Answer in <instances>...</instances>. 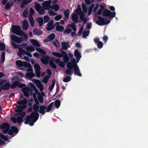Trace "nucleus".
Wrapping results in <instances>:
<instances>
[{"instance_id":"nucleus-23","label":"nucleus","mask_w":148,"mask_h":148,"mask_svg":"<svg viewBox=\"0 0 148 148\" xmlns=\"http://www.w3.org/2000/svg\"><path fill=\"white\" fill-rule=\"evenodd\" d=\"M75 11L78 15L82 14L84 13L82 10L81 7L79 5H77V8L75 10Z\"/></svg>"},{"instance_id":"nucleus-29","label":"nucleus","mask_w":148,"mask_h":148,"mask_svg":"<svg viewBox=\"0 0 148 148\" xmlns=\"http://www.w3.org/2000/svg\"><path fill=\"white\" fill-rule=\"evenodd\" d=\"M37 21L39 23V25L40 26L43 24V19L42 18L40 17H38L37 19Z\"/></svg>"},{"instance_id":"nucleus-27","label":"nucleus","mask_w":148,"mask_h":148,"mask_svg":"<svg viewBox=\"0 0 148 148\" xmlns=\"http://www.w3.org/2000/svg\"><path fill=\"white\" fill-rule=\"evenodd\" d=\"M72 20L75 23H77L78 22V17L76 14L74 13L72 16Z\"/></svg>"},{"instance_id":"nucleus-58","label":"nucleus","mask_w":148,"mask_h":148,"mask_svg":"<svg viewBox=\"0 0 148 148\" xmlns=\"http://www.w3.org/2000/svg\"><path fill=\"white\" fill-rule=\"evenodd\" d=\"M5 53L4 52H3L1 55V61L2 62H4L5 60Z\"/></svg>"},{"instance_id":"nucleus-59","label":"nucleus","mask_w":148,"mask_h":148,"mask_svg":"<svg viewBox=\"0 0 148 148\" xmlns=\"http://www.w3.org/2000/svg\"><path fill=\"white\" fill-rule=\"evenodd\" d=\"M53 61H54L56 63H58L60 62V59H56L55 58H53L52 60Z\"/></svg>"},{"instance_id":"nucleus-41","label":"nucleus","mask_w":148,"mask_h":148,"mask_svg":"<svg viewBox=\"0 0 148 148\" xmlns=\"http://www.w3.org/2000/svg\"><path fill=\"white\" fill-rule=\"evenodd\" d=\"M38 101L40 103H43V99L41 95L40 92L38 94Z\"/></svg>"},{"instance_id":"nucleus-56","label":"nucleus","mask_w":148,"mask_h":148,"mask_svg":"<svg viewBox=\"0 0 148 148\" xmlns=\"http://www.w3.org/2000/svg\"><path fill=\"white\" fill-rule=\"evenodd\" d=\"M49 14L51 16H55L57 14V13H55L54 11L51 10L49 11Z\"/></svg>"},{"instance_id":"nucleus-24","label":"nucleus","mask_w":148,"mask_h":148,"mask_svg":"<svg viewBox=\"0 0 148 148\" xmlns=\"http://www.w3.org/2000/svg\"><path fill=\"white\" fill-rule=\"evenodd\" d=\"M29 40L30 42L35 47H39L40 46V45L36 40L34 39H30Z\"/></svg>"},{"instance_id":"nucleus-1","label":"nucleus","mask_w":148,"mask_h":148,"mask_svg":"<svg viewBox=\"0 0 148 148\" xmlns=\"http://www.w3.org/2000/svg\"><path fill=\"white\" fill-rule=\"evenodd\" d=\"M39 107L37 104H34L32 108L34 112H32L30 115H27L24 121L25 124H29L30 126L34 125V123L38 119L39 115L38 113Z\"/></svg>"},{"instance_id":"nucleus-43","label":"nucleus","mask_w":148,"mask_h":148,"mask_svg":"<svg viewBox=\"0 0 148 148\" xmlns=\"http://www.w3.org/2000/svg\"><path fill=\"white\" fill-rule=\"evenodd\" d=\"M51 8L54 9L55 11H57L59 9V6L58 5L55 4L53 5Z\"/></svg>"},{"instance_id":"nucleus-22","label":"nucleus","mask_w":148,"mask_h":148,"mask_svg":"<svg viewBox=\"0 0 148 148\" xmlns=\"http://www.w3.org/2000/svg\"><path fill=\"white\" fill-rule=\"evenodd\" d=\"M70 11L69 9H67L64 10V14L65 17L64 18V20L66 21L68 19L69 16Z\"/></svg>"},{"instance_id":"nucleus-47","label":"nucleus","mask_w":148,"mask_h":148,"mask_svg":"<svg viewBox=\"0 0 148 148\" xmlns=\"http://www.w3.org/2000/svg\"><path fill=\"white\" fill-rule=\"evenodd\" d=\"M13 5V4H11L9 2H8L5 5V9L6 10L9 9Z\"/></svg>"},{"instance_id":"nucleus-17","label":"nucleus","mask_w":148,"mask_h":148,"mask_svg":"<svg viewBox=\"0 0 148 148\" xmlns=\"http://www.w3.org/2000/svg\"><path fill=\"white\" fill-rule=\"evenodd\" d=\"M31 2L30 0L27 1L22 0L20 5V7L21 8H24L26 5H28Z\"/></svg>"},{"instance_id":"nucleus-39","label":"nucleus","mask_w":148,"mask_h":148,"mask_svg":"<svg viewBox=\"0 0 148 148\" xmlns=\"http://www.w3.org/2000/svg\"><path fill=\"white\" fill-rule=\"evenodd\" d=\"M53 103H54L53 102H52L48 106L46 109V112H49L50 111V110H51L53 104Z\"/></svg>"},{"instance_id":"nucleus-33","label":"nucleus","mask_w":148,"mask_h":148,"mask_svg":"<svg viewBox=\"0 0 148 148\" xmlns=\"http://www.w3.org/2000/svg\"><path fill=\"white\" fill-rule=\"evenodd\" d=\"M52 54L54 56L58 58H61L62 57V54L57 52H53L52 53Z\"/></svg>"},{"instance_id":"nucleus-31","label":"nucleus","mask_w":148,"mask_h":148,"mask_svg":"<svg viewBox=\"0 0 148 148\" xmlns=\"http://www.w3.org/2000/svg\"><path fill=\"white\" fill-rule=\"evenodd\" d=\"M33 33L34 35H40L42 34L41 31L37 29H34L33 31Z\"/></svg>"},{"instance_id":"nucleus-57","label":"nucleus","mask_w":148,"mask_h":148,"mask_svg":"<svg viewBox=\"0 0 148 148\" xmlns=\"http://www.w3.org/2000/svg\"><path fill=\"white\" fill-rule=\"evenodd\" d=\"M71 62L72 64H73L75 66V67H76L77 66H78L77 64V61L75 58H72L71 60V61L70 62Z\"/></svg>"},{"instance_id":"nucleus-11","label":"nucleus","mask_w":148,"mask_h":148,"mask_svg":"<svg viewBox=\"0 0 148 148\" xmlns=\"http://www.w3.org/2000/svg\"><path fill=\"white\" fill-rule=\"evenodd\" d=\"M55 35L54 34L52 33L49 34L44 40L45 42H48L49 41L52 40L55 37Z\"/></svg>"},{"instance_id":"nucleus-30","label":"nucleus","mask_w":148,"mask_h":148,"mask_svg":"<svg viewBox=\"0 0 148 148\" xmlns=\"http://www.w3.org/2000/svg\"><path fill=\"white\" fill-rule=\"evenodd\" d=\"M84 14L83 13L80 16V18L81 20L83 21V23L85 24L87 22V19L84 16Z\"/></svg>"},{"instance_id":"nucleus-12","label":"nucleus","mask_w":148,"mask_h":148,"mask_svg":"<svg viewBox=\"0 0 148 148\" xmlns=\"http://www.w3.org/2000/svg\"><path fill=\"white\" fill-rule=\"evenodd\" d=\"M74 73L75 75H77L79 77H81L82 76V74L80 72V70L78 66L74 67Z\"/></svg>"},{"instance_id":"nucleus-13","label":"nucleus","mask_w":148,"mask_h":148,"mask_svg":"<svg viewBox=\"0 0 148 148\" xmlns=\"http://www.w3.org/2000/svg\"><path fill=\"white\" fill-rule=\"evenodd\" d=\"M99 38H96L94 39L95 43L97 44L98 48L100 49L103 47V43L102 42L99 41Z\"/></svg>"},{"instance_id":"nucleus-48","label":"nucleus","mask_w":148,"mask_h":148,"mask_svg":"<svg viewBox=\"0 0 148 148\" xmlns=\"http://www.w3.org/2000/svg\"><path fill=\"white\" fill-rule=\"evenodd\" d=\"M52 42L54 45L56 47H58L59 46L60 44L58 40H53Z\"/></svg>"},{"instance_id":"nucleus-35","label":"nucleus","mask_w":148,"mask_h":148,"mask_svg":"<svg viewBox=\"0 0 148 148\" xmlns=\"http://www.w3.org/2000/svg\"><path fill=\"white\" fill-rule=\"evenodd\" d=\"M60 105V100H57L54 102V106L57 108H58Z\"/></svg>"},{"instance_id":"nucleus-2","label":"nucleus","mask_w":148,"mask_h":148,"mask_svg":"<svg viewBox=\"0 0 148 148\" xmlns=\"http://www.w3.org/2000/svg\"><path fill=\"white\" fill-rule=\"evenodd\" d=\"M12 32L13 33L18 36H23L25 39H27L28 38V35L21 30V28L19 26L14 25L12 27Z\"/></svg>"},{"instance_id":"nucleus-19","label":"nucleus","mask_w":148,"mask_h":148,"mask_svg":"<svg viewBox=\"0 0 148 148\" xmlns=\"http://www.w3.org/2000/svg\"><path fill=\"white\" fill-rule=\"evenodd\" d=\"M39 110V112L42 114L44 115L45 113V110L46 109V107L44 105H41L40 106Z\"/></svg>"},{"instance_id":"nucleus-28","label":"nucleus","mask_w":148,"mask_h":148,"mask_svg":"<svg viewBox=\"0 0 148 148\" xmlns=\"http://www.w3.org/2000/svg\"><path fill=\"white\" fill-rule=\"evenodd\" d=\"M19 83L18 80H15L12 83L11 86L10 85L11 88L12 89L15 88L19 84Z\"/></svg>"},{"instance_id":"nucleus-7","label":"nucleus","mask_w":148,"mask_h":148,"mask_svg":"<svg viewBox=\"0 0 148 148\" xmlns=\"http://www.w3.org/2000/svg\"><path fill=\"white\" fill-rule=\"evenodd\" d=\"M74 55L76 58L77 62L78 63L79 60L82 57L81 53L77 49H75L74 51Z\"/></svg>"},{"instance_id":"nucleus-38","label":"nucleus","mask_w":148,"mask_h":148,"mask_svg":"<svg viewBox=\"0 0 148 148\" xmlns=\"http://www.w3.org/2000/svg\"><path fill=\"white\" fill-rule=\"evenodd\" d=\"M49 64L50 66L54 69H55L57 68V66L56 64L53 62L52 60H50L49 62Z\"/></svg>"},{"instance_id":"nucleus-4","label":"nucleus","mask_w":148,"mask_h":148,"mask_svg":"<svg viewBox=\"0 0 148 148\" xmlns=\"http://www.w3.org/2000/svg\"><path fill=\"white\" fill-rule=\"evenodd\" d=\"M97 18L98 20L96 21V23L100 26L107 25L110 22V21L108 20L105 21L104 18L100 16H98Z\"/></svg>"},{"instance_id":"nucleus-40","label":"nucleus","mask_w":148,"mask_h":148,"mask_svg":"<svg viewBox=\"0 0 148 148\" xmlns=\"http://www.w3.org/2000/svg\"><path fill=\"white\" fill-rule=\"evenodd\" d=\"M90 33V31L88 30L86 31H84L83 33V37L86 38V36H88Z\"/></svg>"},{"instance_id":"nucleus-32","label":"nucleus","mask_w":148,"mask_h":148,"mask_svg":"<svg viewBox=\"0 0 148 148\" xmlns=\"http://www.w3.org/2000/svg\"><path fill=\"white\" fill-rule=\"evenodd\" d=\"M67 67L69 69H72L73 68L74 69L75 66L71 62H68L67 64Z\"/></svg>"},{"instance_id":"nucleus-52","label":"nucleus","mask_w":148,"mask_h":148,"mask_svg":"<svg viewBox=\"0 0 148 148\" xmlns=\"http://www.w3.org/2000/svg\"><path fill=\"white\" fill-rule=\"evenodd\" d=\"M71 79V77L68 76L63 79V81L64 82H68L70 81Z\"/></svg>"},{"instance_id":"nucleus-25","label":"nucleus","mask_w":148,"mask_h":148,"mask_svg":"<svg viewBox=\"0 0 148 148\" xmlns=\"http://www.w3.org/2000/svg\"><path fill=\"white\" fill-rule=\"evenodd\" d=\"M27 101L26 99L24 98L23 100L18 101L17 103L18 105H25L27 103Z\"/></svg>"},{"instance_id":"nucleus-14","label":"nucleus","mask_w":148,"mask_h":148,"mask_svg":"<svg viewBox=\"0 0 148 148\" xmlns=\"http://www.w3.org/2000/svg\"><path fill=\"white\" fill-rule=\"evenodd\" d=\"M61 45H62V49L64 50H66L68 48L70 47L69 42H61Z\"/></svg>"},{"instance_id":"nucleus-5","label":"nucleus","mask_w":148,"mask_h":148,"mask_svg":"<svg viewBox=\"0 0 148 148\" xmlns=\"http://www.w3.org/2000/svg\"><path fill=\"white\" fill-rule=\"evenodd\" d=\"M10 127V125L7 123H4L0 125V128L3 130L2 132L4 134H6L8 132Z\"/></svg>"},{"instance_id":"nucleus-50","label":"nucleus","mask_w":148,"mask_h":148,"mask_svg":"<svg viewBox=\"0 0 148 148\" xmlns=\"http://www.w3.org/2000/svg\"><path fill=\"white\" fill-rule=\"evenodd\" d=\"M45 9L42 7V8H41L39 11H38L39 14L40 15L44 14L45 12Z\"/></svg>"},{"instance_id":"nucleus-20","label":"nucleus","mask_w":148,"mask_h":148,"mask_svg":"<svg viewBox=\"0 0 148 148\" xmlns=\"http://www.w3.org/2000/svg\"><path fill=\"white\" fill-rule=\"evenodd\" d=\"M1 86L3 90H7L10 87V84L9 82H7Z\"/></svg>"},{"instance_id":"nucleus-46","label":"nucleus","mask_w":148,"mask_h":148,"mask_svg":"<svg viewBox=\"0 0 148 148\" xmlns=\"http://www.w3.org/2000/svg\"><path fill=\"white\" fill-rule=\"evenodd\" d=\"M23 66L28 68V67H31V65L30 64H28L26 62H23Z\"/></svg>"},{"instance_id":"nucleus-26","label":"nucleus","mask_w":148,"mask_h":148,"mask_svg":"<svg viewBox=\"0 0 148 148\" xmlns=\"http://www.w3.org/2000/svg\"><path fill=\"white\" fill-rule=\"evenodd\" d=\"M19 52L18 53V55L20 57H21V56L24 55L25 54L26 51L24 50L21 47L19 48Z\"/></svg>"},{"instance_id":"nucleus-10","label":"nucleus","mask_w":148,"mask_h":148,"mask_svg":"<svg viewBox=\"0 0 148 148\" xmlns=\"http://www.w3.org/2000/svg\"><path fill=\"white\" fill-rule=\"evenodd\" d=\"M11 40L17 43H20L21 42V41H20V38L15 35L13 34L11 36Z\"/></svg>"},{"instance_id":"nucleus-42","label":"nucleus","mask_w":148,"mask_h":148,"mask_svg":"<svg viewBox=\"0 0 148 148\" xmlns=\"http://www.w3.org/2000/svg\"><path fill=\"white\" fill-rule=\"evenodd\" d=\"M0 137L1 138L3 139L5 141H7L8 140V137L7 136H5L2 133H0Z\"/></svg>"},{"instance_id":"nucleus-49","label":"nucleus","mask_w":148,"mask_h":148,"mask_svg":"<svg viewBox=\"0 0 148 148\" xmlns=\"http://www.w3.org/2000/svg\"><path fill=\"white\" fill-rule=\"evenodd\" d=\"M35 8L37 11L38 12L41 9V7L40 4L39 3H38L35 5Z\"/></svg>"},{"instance_id":"nucleus-9","label":"nucleus","mask_w":148,"mask_h":148,"mask_svg":"<svg viewBox=\"0 0 148 148\" xmlns=\"http://www.w3.org/2000/svg\"><path fill=\"white\" fill-rule=\"evenodd\" d=\"M43 58L40 59L41 62L45 64H48L49 59V56L45 55H42Z\"/></svg>"},{"instance_id":"nucleus-51","label":"nucleus","mask_w":148,"mask_h":148,"mask_svg":"<svg viewBox=\"0 0 148 148\" xmlns=\"http://www.w3.org/2000/svg\"><path fill=\"white\" fill-rule=\"evenodd\" d=\"M49 78V76L47 75H45L43 79V82L45 84H47Z\"/></svg>"},{"instance_id":"nucleus-18","label":"nucleus","mask_w":148,"mask_h":148,"mask_svg":"<svg viewBox=\"0 0 148 148\" xmlns=\"http://www.w3.org/2000/svg\"><path fill=\"white\" fill-rule=\"evenodd\" d=\"M56 24L57 25L56 28V30L57 31L61 32L63 31L64 29V27L60 25L59 23L58 22H56Z\"/></svg>"},{"instance_id":"nucleus-62","label":"nucleus","mask_w":148,"mask_h":148,"mask_svg":"<svg viewBox=\"0 0 148 148\" xmlns=\"http://www.w3.org/2000/svg\"><path fill=\"white\" fill-rule=\"evenodd\" d=\"M48 27L46 28L47 31H50L53 29L54 28V26L47 25Z\"/></svg>"},{"instance_id":"nucleus-45","label":"nucleus","mask_w":148,"mask_h":148,"mask_svg":"<svg viewBox=\"0 0 148 148\" xmlns=\"http://www.w3.org/2000/svg\"><path fill=\"white\" fill-rule=\"evenodd\" d=\"M5 44L2 42H0V49L2 51H4L5 50Z\"/></svg>"},{"instance_id":"nucleus-8","label":"nucleus","mask_w":148,"mask_h":148,"mask_svg":"<svg viewBox=\"0 0 148 148\" xmlns=\"http://www.w3.org/2000/svg\"><path fill=\"white\" fill-rule=\"evenodd\" d=\"M18 132V130L17 127L15 126H12L11 127V129L9 130L8 134L10 135H13V133L17 134Z\"/></svg>"},{"instance_id":"nucleus-61","label":"nucleus","mask_w":148,"mask_h":148,"mask_svg":"<svg viewBox=\"0 0 148 148\" xmlns=\"http://www.w3.org/2000/svg\"><path fill=\"white\" fill-rule=\"evenodd\" d=\"M28 11L27 10H25L23 13V16L25 18H26L27 16Z\"/></svg>"},{"instance_id":"nucleus-6","label":"nucleus","mask_w":148,"mask_h":148,"mask_svg":"<svg viewBox=\"0 0 148 148\" xmlns=\"http://www.w3.org/2000/svg\"><path fill=\"white\" fill-rule=\"evenodd\" d=\"M51 3V0L44 1L42 4V7L46 9H48L51 8V6L50 4Z\"/></svg>"},{"instance_id":"nucleus-3","label":"nucleus","mask_w":148,"mask_h":148,"mask_svg":"<svg viewBox=\"0 0 148 148\" xmlns=\"http://www.w3.org/2000/svg\"><path fill=\"white\" fill-rule=\"evenodd\" d=\"M116 13L111 12L110 10L106 9H104L103 11L102 15L103 17H109L110 18H112L115 17Z\"/></svg>"},{"instance_id":"nucleus-34","label":"nucleus","mask_w":148,"mask_h":148,"mask_svg":"<svg viewBox=\"0 0 148 148\" xmlns=\"http://www.w3.org/2000/svg\"><path fill=\"white\" fill-rule=\"evenodd\" d=\"M25 49L28 51L32 52V51H34L35 50V49L32 46H27V47H25Z\"/></svg>"},{"instance_id":"nucleus-54","label":"nucleus","mask_w":148,"mask_h":148,"mask_svg":"<svg viewBox=\"0 0 148 148\" xmlns=\"http://www.w3.org/2000/svg\"><path fill=\"white\" fill-rule=\"evenodd\" d=\"M71 69H67L65 71V74L66 75H69L71 74V75L73 74V73L72 72V71H71Z\"/></svg>"},{"instance_id":"nucleus-21","label":"nucleus","mask_w":148,"mask_h":148,"mask_svg":"<svg viewBox=\"0 0 148 148\" xmlns=\"http://www.w3.org/2000/svg\"><path fill=\"white\" fill-rule=\"evenodd\" d=\"M29 24L26 19L24 20L23 24V29L24 30H27Z\"/></svg>"},{"instance_id":"nucleus-64","label":"nucleus","mask_w":148,"mask_h":148,"mask_svg":"<svg viewBox=\"0 0 148 148\" xmlns=\"http://www.w3.org/2000/svg\"><path fill=\"white\" fill-rule=\"evenodd\" d=\"M12 44L14 48H18L19 49V45H17L14 42H12Z\"/></svg>"},{"instance_id":"nucleus-55","label":"nucleus","mask_w":148,"mask_h":148,"mask_svg":"<svg viewBox=\"0 0 148 148\" xmlns=\"http://www.w3.org/2000/svg\"><path fill=\"white\" fill-rule=\"evenodd\" d=\"M71 31L72 29H71L70 28H68L64 30V34H69L71 32Z\"/></svg>"},{"instance_id":"nucleus-15","label":"nucleus","mask_w":148,"mask_h":148,"mask_svg":"<svg viewBox=\"0 0 148 148\" xmlns=\"http://www.w3.org/2000/svg\"><path fill=\"white\" fill-rule=\"evenodd\" d=\"M30 85L32 87L31 90L29 88H27L28 89H27V90L28 91H32L33 89L35 93L36 94H38V91L35 85L32 83H30Z\"/></svg>"},{"instance_id":"nucleus-36","label":"nucleus","mask_w":148,"mask_h":148,"mask_svg":"<svg viewBox=\"0 0 148 148\" xmlns=\"http://www.w3.org/2000/svg\"><path fill=\"white\" fill-rule=\"evenodd\" d=\"M35 76V74L33 73V72L32 73H27L26 75V76L27 77L31 78L34 77Z\"/></svg>"},{"instance_id":"nucleus-63","label":"nucleus","mask_w":148,"mask_h":148,"mask_svg":"<svg viewBox=\"0 0 148 148\" xmlns=\"http://www.w3.org/2000/svg\"><path fill=\"white\" fill-rule=\"evenodd\" d=\"M62 17V15L59 14L56 16L54 18L55 19L56 21L60 20Z\"/></svg>"},{"instance_id":"nucleus-37","label":"nucleus","mask_w":148,"mask_h":148,"mask_svg":"<svg viewBox=\"0 0 148 148\" xmlns=\"http://www.w3.org/2000/svg\"><path fill=\"white\" fill-rule=\"evenodd\" d=\"M23 62L21 60H17L16 62V64L17 66L22 67L23 66Z\"/></svg>"},{"instance_id":"nucleus-44","label":"nucleus","mask_w":148,"mask_h":148,"mask_svg":"<svg viewBox=\"0 0 148 148\" xmlns=\"http://www.w3.org/2000/svg\"><path fill=\"white\" fill-rule=\"evenodd\" d=\"M34 67L35 71H40V66L37 63H35L34 65Z\"/></svg>"},{"instance_id":"nucleus-53","label":"nucleus","mask_w":148,"mask_h":148,"mask_svg":"<svg viewBox=\"0 0 148 148\" xmlns=\"http://www.w3.org/2000/svg\"><path fill=\"white\" fill-rule=\"evenodd\" d=\"M44 22L46 23L50 19V17L47 15H45L44 17Z\"/></svg>"},{"instance_id":"nucleus-60","label":"nucleus","mask_w":148,"mask_h":148,"mask_svg":"<svg viewBox=\"0 0 148 148\" xmlns=\"http://www.w3.org/2000/svg\"><path fill=\"white\" fill-rule=\"evenodd\" d=\"M82 9L85 13H86L87 11V9L86 5L83 3L82 5Z\"/></svg>"},{"instance_id":"nucleus-16","label":"nucleus","mask_w":148,"mask_h":148,"mask_svg":"<svg viewBox=\"0 0 148 148\" xmlns=\"http://www.w3.org/2000/svg\"><path fill=\"white\" fill-rule=\"evenodd\" d=\"M26 107V105H23L19 106H17L16 108L17 109L15 110V112H21L23 109L25 108Z\"/></svg>"}]
</instances>
